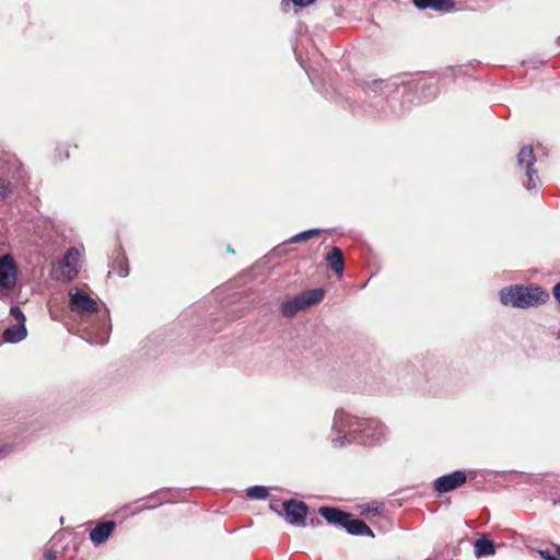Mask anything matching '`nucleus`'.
Returning a JSON list of instances; mask_svg holds the SVG:
<instances>
[{"label": "nucleus", "mask_w": 560, "mask_h": 560, "mask_svg": "<svg viewBox=\"0 0 560 560\" xmlns=\"http://www.w3.org/2000/svg\"><path fill=\"white\" fill-rule=\"evenodd\" d=\"M439 93V80L422 72V98H434Z\"/></svg>", "instance_id": "18"}, {"label": "nucleus", "mask_w": 560, "mask_h": 560, "mask_svg": "<svg viewBox=\"0 0 560 560\" xmlns=\"http://www.w3.org/2000/svg\"><path fill=\"white\" fill-rule=\"evenodd\" d=\"M110 324L107 316L101 324L84 329L85 339L92 345H105L109 339Z\"/></svg>", "instance_id": "10"}, {"label": "nucleus", "mask_w": 560, "mask_h": 560, "mask_svg": "<svg viewBox=\"0 0 560 560\" xmlns=\"http://www.w3.org/2000/svg\"><path fill=\"white\" fill-rule=\"evenodd\" d=\"M325 259H326L328 266L330 267V269L335 273H337L338 276L342 275L343 269H345V264H343L342 250L339 247H337V246L332 247V249L329 253H327Z\"/></svg>", "instance_id": "14"}, {"label": "nucleus", "mask_w": 560, "mask_h": 560, "mask_svg": "<svg viewBox=\"0 0 560 560\" xmlns=\"http://www.w3.org/2000/svg\"><path fill=\"white\" fill-rule=\"evenodd\" d=\"M324 298V290L313 289L302 292L282 302L280 308L284 317H293L298 312L318 303Z\"/></svg>", "instance_id": "3"}, {"label": "nucleus", "mask_w": 560, "mask_h": 560, "mask_svg": "<svg viewBox=\"0 0 560 560\" xmlns=\"http://www.w3.org/2000/svg\"><path fill=\"white\" fill-rule=\"evenodd\" d=\"M295 5L307 7L315 2V0H292Z\"/></svg>", "instance_id": "25"}, {"label": "nucleus", "mask_w": 560, "mask_h": 560, "mask_svg": "<svg viewBox=\"0 0 560 560\" xmlns=\"http://www.w3.org/2000/svg\"><path fill=\"white\" fill-rule=\"evenodd\" d=\"M12 192V185L10 180L0 178V198H5Z\"/></svg>", "instance_id": "21"}, {"label": "nucleus", "mask_w": 560, "mask_h": 560, "mask_svg": "<svg viewBox=\"0 0 560 560\" xmlns=\"http://www.w3.org/2000/svg\"><path fill=\"white\" fill-rule=\"evenodd\" d=\"M129 273V269L127 266H125L124 262H119V270H118V275L119 277H127Z\"/></svg>", "instance_id": "24"}, {"label": "nucleus", "mask_w": 560, "mask_h": 560, "mask_svg": "<svg viewBox=\"0 0 560 560\" xmlns=\"http://www.w3.org/2000/svg\"><path fill=\"white\" fill-rule=\"evenodd\" d=\"M557 552H558V553H559V556H560V547L557 549Z\"/></svg>", "instance_id": "32"}, {"label": "nucleus", "mask_w": 560, "mask_h": 560, "mask_svg": "<svg viewBox=\"0 0 560 560\" xmlns=\"http://www.w3.org/2000/svg\"><path fill=\"white\" fill-rule=\"evenodd\" d=\"M16 283V265L10 255L0 257V299L10 295Z\"/></svg>", "instance_id": "5"}, {"label": "nucleus", "mask_w": 560, "mask_h": 560, "mask_svg": "<svg viewBox=\"0 0 560 560\" xmlns=\"http://www.w3.org/2000/svg\"><path fill=\"white\" fill-rule=\"evenodd\" d=\"M549 293L538 284H515L500 291V302L518 308L535 307L546 303Z\"/></svg>", "instance_id": "2"}, {"label": "nucleus", "mask_w": 560, "mask_h": 560, "mask_svg": "<svg viewBox=\"0 0 560 560\" xmlns=\"http://www.w3.org/2000/svg\"><path fill=\"white\" fill-rule=\"evenodd\" d=\"M466 481V472L464 470H455L436 478L433 481V488L439 494H443L460 488Z\"/></svg>", "instance_id": "8"}, {"label": "nucleus", "mask_w": 560, "mask_h": 560, "mask_svg": "<svg viewBox=\"0 0 560 560\" xmlns=\"http://www.w3.org/2000/svg\"><path fill=\"white\" fill-rule=\"evenodd\" d=\"M69 307L71 312L78 314L82 318L97 314V303L89 294L74 289L69 292Z\"/></svg>", "instance_id": "6"}, {"label": "nucleus", "mask_w": 560, "mask_h": 560, "mask_svg": "<svg viewBox=\"0 0 560 560\" xmlns=\"http://www.w3.org/2000/svg\"><path fill=\"white\" fill-rule=\"evenodd\" d=\"M540 555L546 559V560H560L558 557L551 555L549 551H544L541 550L540 551Z\"/></svg>", "instance_id": "27"}, {"label": "nucleus", "mask_w": 560, "mask_h": 560, "mask_svg": "<svg viewBox=\"0 0 560 560\" xmlns=\"http://www.w3.org/2000/svg\"><path fill=\"white\" fill-rule=\"evenodd\" d=\"M320 233V230L318 229H311V230H306V231H303L301 233H298L295 234L290 242L292 243H296V242H302V241H306L313 236H316Z\"/></svg>", "instance_id": "20"}, {"label": "nucleus", "mask_w": 560, "mask_h": 560, "mask_svg": "<svg viewBox=\"0 0 560 560\" xmlns=\"http://www.w3.org/2000/svg\"><path fill=\"white\" fill-rule=\"evenodd\" d=\"M535 162L536 156L534 154L533 147L524 145L517 154V164L521 168H525L526 171L527 182L524 183V186L528 190L537 188L540 184L537 171L533 167Z\"/></svg>", "instance_id": "7"}, {"label": "nucleus", "mask_w": 560, "mask_h": 560, "mask_svg": "<svg viewBox=\"0 0 560 560\" xmlns=\"http://www.w3.org/2000/svg\"><path fill=\"white\" fill-rule=\"evenodd\" d=\"M557 338L560 339V330L557 332Z\"/></svg>", "instance_id": "31"}, {"label": "nucleus", "mask_w": 560, "mask_h": 560, "mask_svg": "<svg viewBox=\"0 0 560 560\" xmlns=\"http://www.w3.org/2000/svg\"><path fill=\"white\" fill-rule=\"evenodd\" d=\"M25 322H18L8 327L3 332V338L8 342H19L26 337Z\"/></svg>", "instance_id": "16"}, {"label": "nucleus", "mask_w": 560, "mask_h": 560, "mask_svg": "<svg viewBox=\"0 0 560 560\" xmlns=\"http://www.w3.org/2000/svg\"><path fill=\"white\" fill-rule=\"evenodd\" d=\"M80 252L72 247L63 256V258L52 266L51 277L57 281H71L79 273Z\"/></svg>", "instance_id": "4"}, {"label": "nucleus", "mask_w": 560, "mask_h": 560, "mask_svg": "<svg viewBox=\"0 0 560 560\" xmlns=\"http://www.w3.org/2000/svg\"><path fill=\"white\" fill-rule=\"evenodd\" d=\"M413 4L420 9V0H412Z\"/></svg>", "instance_id": "30"}, {"label": "nucleus", "mask_w": 560, "mask_h": 560, "mask_svg": "<svg viewBox=\"0 0 560 560\" xmlns=\"http://www.w3.org/2000/svg\"><path fill=\"white\" fill-rule=\"evenodd\" d=\"M363 511H364V512H365V511H366V512H372V510H371L370 508L364 509ZM377 512H378V508L373 509V513H377Z\"/></svg>", "instance_id": "29"}, {"label": "nucleus", "mask_w": 560, "mask_h": 560, "mask_svg": "<svg viewBox=\"0 0 560 560\" xmlns=\"http://www.w3.org/2000/svg\"><path fill=\"white\" fill-rule=\"evenodd\" d=\"M10 315L18 322H25V316L19 306H11Z\"/></svg>", "instance_id": "22"}, {"label": "nucleus", "mask_w": 560, "mask_h": 560, "mask_svg": "<svg viewBox=\"0 0 560 560\" xmlns=\"http://www.w3.org/2000/svg\"><path fill=\"white\" fill-rule=\"evenodd\" d=\"M246 495L254 500H264L269 495V491L264 486H253L246 490Z\"/></svg>", "instance_id": "19"}, {"label": "nucleus", "mask_w": 560, "mask_h": 560, "mask_svg": "<svg viewBox=\"0 0 560 560\" xmlns=\"http://www.w3.org/2000/svg\"><path fill=\"white\" fill-rule=\"evenodd\" d=\"M383 85H385V81H383V80H374L371 83H366V90L368 91L376 92Z\"/></svg>", "instance_id": "23"}, {"label": "nucleus", "mask_w": 560, "mask_h": 560, "mask_svg": "<svg viewBox=\"0 0 560 560\" xmlns=\"http://www.w3.org/2000/svg\"><path fill=\"white\" fill-rule=\"evenodd\" d=\"M278 508H279V501H277V500H272V501L270 502V509H271L272 511H275V512L279 513Z\"/></svg>", "instance_id": "28"}, {"label": "nucleus", "mask_w": 560, "mask_h": 560, "mask_svg": "<svg viewBox=\"0 0 560 560\" xmlns=\"http://www.w3.org/2000/svg\"><path fill=\"white\" fill-rule=\"evenodd\" d=\"M318 513L330 524L339 525L342 527V524L347 518H349V514L337 509L330 506H322L318 510Z\"/></svg>", "instance_id": "13"}, {"label": "nucleus", "mask_w": 560, "mask_h": 560, "mask_svg": "<svg viewBox=\"0 0 560 560\" xmlns=\"http://www.w3.org/2000/svg\"><path fill=\"white\" fill-rule=\"evenodd\" d=\"M342 528H345L351 535L373 536V532L363 521L352 518L350 514L349 518H347V521H345L342 524Z\"/></svg>", "instance_id": "12"}, {"label": "nucleus", "mask_w": 560, "mask_h": 560, "mask_svg": "<svg viewBox=\"0 0 560 560\" xmlns=\"http://www.w3.org/2000/svg\"><path fill=\"white\" fill-rule=\"evenodd\" d=\"M474 552L477 558L493 556L495 553L494 544L486 536H481L474 542Z\"/></svg>", "instance_id": "15"}, {"label": "nucleus", "mask_w": 560, "mask_h": 560, "mask_svg": "<svg viewBox=\"0 0 560 560\" xmlns=\"http://www.w3.org/2000/svg\"><path fill=\"white\" fill-rule=\"evenodd\" d=\"M332 431L339 435L331 439L334 447H342L352 442L375 445L387 440L389 430L382 421L370 418H359L342 409L336 411Z\"/></svg>", "instance_id": "1"}, {"label": "nucleus", "mask_w": 560, "mask_h": 560, "mask_svg": "<svg viewBox=\"0 0 560 560\" xmlns=\"http://www.w3.org/2000/svg\"><path fill=\"white\" fill-rule=\"evenodd\" d=\"M284 516L288 523L295 526H304L308 508L303 501L288 500L282 503Z\"/></svg>", "instance_id": "9"}, {"label": "nucleus", "mask_w": 560, "mask_h": 560, "mask_svg": "<svg viewBox=\"0 0 560 560\" xmlns=\"http://www.w3.org/2000/svg\"><path fill=\"white\" fill-rule=\"evenodd\" d=\"M44 556H45L46 560H56L57 559V552L51 549H47L45 551Z\"/></svg>", "instance_id": "26"}, {"label": "nucleus", "mask_w": 560, "mask_h": 560, "mask_svg": "<svg viewBox=\"0 0 560 560\" xmlns=\"http://www.w3.org/2000/svg\"><path fill=\"white\" fill-rule=\"evenodd\" d=\"M432 9L441 13H448L455 10L454 0H422V10Z\"/></svg>", "instance_id": "17"}, {"label": "nucleus", "mask_w": 560, "mask_h": 560, "mask_svg": "<svg viewBox=\"0 0 560 560\" xmlns=\"http://www.w3.org/2000/svg\"><path fill=\"white\" fill-rule=\"evenodd\" d=\"M115 527L116 523L113 521L100 523L90 532V539L94 544H103L108 539Z\"/></svg>", "instance_id": "11"}]
</instances>
